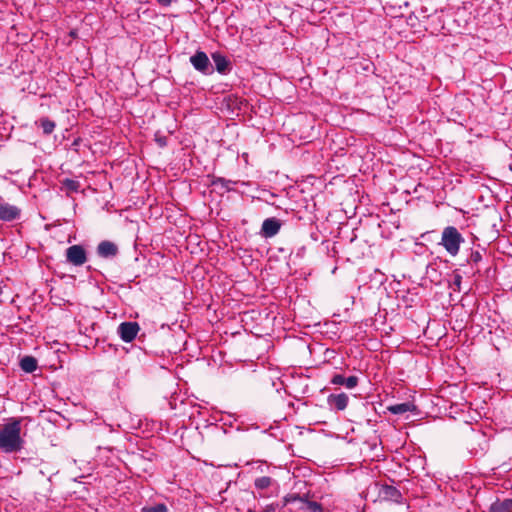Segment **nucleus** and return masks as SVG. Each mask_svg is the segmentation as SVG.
Here are the masks:
<instances>
[{
  "instance_id": "nucleus-1",
  "label": "nucleus",
  "mask_w": 512,
  "mask_h": 512,
  "mask_svg": "<svg viewBox=\"0 0 512 512\" xmlns=\"http://www.w3.org/2000/svg\"><path fill=\"white\" fill-rule=\"evenodd\" d=\"M21 422L14 419L12 422L4 425L0 430V449L6 453L17 452L23 448L24 441L20 436Z\"/></svg>"
},
{
  "instance_id": "nucleus-2",
  "label": "nucleus",
  "mask_w": 512,
  "mask_h": 512,
  "mask_svg": "<svg viewBox=\"0 0 512 512\" xmlns=\"http://www.w3.org/2000/svg\"><path fill=\"white\" fill-rule=\"evenodd\" d=\"M464 241L462 235L453 226L444 228L442 232L441 244L446 251L455 256L459 252L460 244Z\"/></svg>"
},
{
  "instance_id": "nucleus-3",
  "label": "nucleus",
  "mask_w": 512,
  "mask_h": 512,
  "mask_svg": "<svg viewBox=\"0 0 512 512\" xmlns=\"http://www.w3.org/2000/svg\"><path fill=\"white\" fill-rule=\"evenodd\" d=\"M190 62L197 71L205 75H210L214 72V68L208 56L203 51H197L193 56H191Z\"/></svg>"
},
{
  "instance_id": "nucleus-4",
  "label": "nucleus",
  "mask_w": 512,
  "mask_h": 512,
  "mask_svg": "<svg viewBox=\"0 0 512 512\" xmlns=\"http://www.w3.org/2000/svg\"><path fill=\"white\" fill-rule=\"evenodd\" d=\"M66 260L74 266H82L87 261V254L81 245H72L66 250Z\"/></svg>"
},
{
  "instance_id": "nucleus-5",
  "label": "nucleus",
  "mask_w": 512,
  "mask_h": 512,
  "mask_svg": "<svg viewBox=\"0 0 512 512\" xmlns=\"http://www.w3.org/2000/svg\"><path fill=\"white\" fill-rule=\"evenodd\" d=\"M139 329L137 322H123L118 326V334L124 342H131L137 336Z\"/></svg>"
},
{
  "instance_id": "nucleus-6",
  "label": "nucleus",
  "mask_w": 512,
  "mask_h": 512,
  "mask_svg": "<svg viewBox=\"0 0 512 512\" xmlns=\"http://www.w3.org/2000/svg\"><path fill=\"white\" fill-rule=\"evenodd\" d=\"M20 214V208L0 200V220L6 222L14 221L20 217Z\"/></svg>"
},
{
  "instance_id": "nucleus-7",
  "label": "nucleus",
  "mask_w": 512,
  "mask_h": 512,
  "mask_svg": "<svg viewBox=\"0 0 512 512\" xmlns=\"http://www.w3.org/2000/svg\"><path fill=\"white\" fill-rule=\"evenodd\" d=\"M281 228V222L276 218H267L263 221L261 234L265 238L275 236Z\"/></svg>"
},
{
  "instance_id": "nucleus-8",
  "label": "nucleus",
  "mask_w": 512,
  "mask_h": 512,
  "mask_svg": "<svg viewBox=\"0 0 512 512\" xmlns=\"http://www.w3.org/2000/svg\"><path fill=\"white\" fill-rule=\"evenodd\" d=\"M97 253L100 257L110 258L118 254V247L111 241H102L97 246Z\"/></svg>"
},
{
  "instance_id": "nucleus-9",
  "label": "nucleus",
  "mask_w": 512,
  "mask_h": 512,
  "mask_svg": "<svg viewBox=\"0 0 512 512\" xmlns=\"http://www.w3.org/2000/svg\"><path fill=\"white\" fill-rule=\"evenodd\" d=\"M327 402L331 407H334L338 411L346 409L349 397L344 392L339 394H330L327 398Z\"/></svg>"
},
{
  "instance_id": "nucleus-10",
  "label": "nucleus",
  "mask_w": 512,
  "mask_h": 512,
  "mask_svg": "<svg viewBox=\"0 0 512 512\" xmlns=\"http://www.w3.org/2000/svg\"><path fill=\"white\" fill-rule=\"evenodd\" d=\"M380 496L385 500H390L399 503L402 499V495L398 489L394 486L383 485L379 491Z\"/></svg>"
},
{
  "instance_id": "nucleus-11",
  "label": "nucleus",
  "mask_w": 512,
  "mask_h": 512,
  "mask_svg": "<svg viewBox=\"0 0 512 512\" xmlns=\"http://www.w3.org/2000/svg\"><path fill=\"white\" fill-rule=\"evenodd\" d=\"M358 381H359V379L357 376H349L346 378L341 374H335L331 379L332 384L342 385L348 389H352V388L356 387L358 384Z\"/></svg>"
},
{
  "instance_id": "nucleus-12",
  "label": "nucleus",
  "mask_w": 512,
  "mask_h": 512,
  "mask_svg": "<svg viewBox=\"0 0 512 512\" xmlns=\"http://www.w3.org/2000/svg\"><path fill=\"white\" fill-rule=\"evenodd\" d=\"M388 410L395 415L404 414L406 412H412L416 410V406L411 402H404L400 404L391 405Z\"/></svg>"
},
{
  "instance_id": "nucleus-13",
  "label": "nucleus",
  "mask_w": 512,
  "mask_h": 512,
  "mask_svg": "<svg viewBox=\"0 0 512 512\" xmlns=\"http://www.w3.org/2000/svg\"><path fill=\"white\" fill-rule=\"evenodd\" d=\"M37 360L32 356H25L20 360V367L26 373H32L37 369Z\"/></svg>"
},
{
  "instance_id": "nucleus-14",
  "label": "nucleus",
  "mask_w": 512,
  "mask_h": 512,
  "mask_svg": "<svg viewBox=\"0 0 512 512\" xmlns=\"http://www.w3.org/2000/svg\"><path fill=\"white\" fill-rule=\"evenodd\" d=\"M35 124L42 128L43 134L46 136L52 134L56 127L55 122L47 117L40 118L35 122Z\"/></svg>"
},
{
  "instance_id": "nucleus-15",
  "label": "nucleus",
  "mask_w": 512,
  "mask_h": 512,
  "mask_svg": "<svg viewBox=\"0 0 512 512\" xmlns=\"http://www.w3.org/2000/svg\"><path fill=\"white\" fill-rule=\"evenodd\" d=\"M212 59L215 63L216 70L219 73L224 74L229 66V62L227 61V59L220 53H214L212 55Z\"/></svg>"
},
{
  "instance_id": "nucleus-16",
  "label": "nucleus",
  "mask_w": 512,
  "mask_h": 512,
  "mask_svg": "<svg viewBox=\"0 0 512 512\" xmlns=\"http://www.w3.org/2000/svg\"><path fill=\"white\" fill-rule=\"evenodd\" d=\"M492 512H511L512 511V499H505L492 504Z\"/></svg>"
},
{
  "instance_id": "nucleus-17",
  "label": "nucleus",
  "mask_w": 512,
  "mask_h": 512,
  "mask_svg": "<svg viewBox=\"0 0 512 512\" xmlns=\"http://www.w3.org/2000/svg\"><path fill=\"white\" fill-rule=\"evenodd\" d=\"M292 500H300L306 505V509L310 512H323L321 504L315 501H305L300 496H294Z\"/></svg>"
},
{
  "instance_id": "nucleus-18",
  "label": "nucleus",
  "mask_w": 512,
  "mask_h": 512,
  "mask_svg": "<svg viewBox=\"0 0 512 512\" xmlns=\"http://www.w3.org/2000/svg\"><path fill=\"white\" fill-rule=\"evenodd\" d=\"M62 185L67 192H77L80 188L78 181L69 178L64 179Z\"/></svg>"
},
{
  "instance_id": "nucleus-19",
  "label": "nucleus",
  "mask_w": 512,
  "mask_h": 512,
  "mask_svg": "<svg viewBox=\"0 0 512 512\" xmlns=\"http://www.w3.org/2000/svg\"><path fill=\"white\" fill-rule=\"evenodd\" d=\"M272 483V479L268 476L259 477L255 480V487L260 490L267 489Z\"/></svg>"
},
{
  "instance_id": "nucleus-20",
  "label": "nucleus",
  "mask_w": 512,
  "mask_h": 512,
  "mask_svg": "<svg viewBox=\"0 0 512 512\" xmlns=\"http://www.w3.org/2000/svg\"><path fill=\"white\" fill-rule=\"evenodd\" d=\"M143 512H168V508L165 504L159 503L152 507H144Z\"/></svg>"
},
{
  "instance_id": "nucleus-21",
  "label": "nucleus",
  "mask_w": 512,
  "mask_h": 512,
  "mask_svg": "<svg viewBox=\"0 0 512 512\" xmlns=\"http://www.w3.org/2000/svg\"><path fill=\"white\" fill-rule=\"evenodd\" d=\"M462 282V276L460 274H455L453 276L452 285L454 287V290L460 291V286Z\"/></svg>"
},
{
  "instance_id": "nucleus-22",
  "label": "nucleus",
  "mask_w": 512,
  "mask_h": 512,
  "mask_svg": "<svg viewBox=\"0 0 512 512\" xmlns=\"http://www.w3.org/2000/svg\"><path fill=\"white\" fill-rule=\"evenodd\" d=\"M233 183L231 180H226L224 178H217L213 181L214 185H221L222 187H226L227 189H230L229 184Z\"/></svg>"
},
{
  "instance_id": "nucleus-23",
  "label": "nucleus",
  "mask_w": 512,
  "mask_h": 512,
  "mask_svg": "<svg viewBox=\"0 0 512 512\" xmlns=\"http://www.w3.org/2000/svg\"><path fill=\"white\" fill-rule=\"evenodd\" d=\"M482 256L480 254V252L478 251H475V252H472L471 255H470V261L474 262V263H477L481 260Z\"/></svg>"
},
{
  "instance_id": "nucleus-24",
  "label": "nucleus",
  "mask_w": 512,
  "mask_h": 512,
  "mask_svg": "<svg viewBox=\"0 0 512 512\" xmlns=\"http://www.w3.org/2000/svg\"><path fill=\"white\" fill-rule=\"evenodd\" d=\"M277 505L276 504H269L267 505L261 512H275Z\"/></svg>"
},
{
  "instance_id": "nucleus-25",
  "label": "nucleus",
  "mask_w": 512,
  "mask_h": 512,
  "mask_svg": "<svg viewBox=\"0 0 512 512\" xmlns=\"http://www.w3.org/2000/svg\"><path fill=\"white\" fill-rule=\"evenodd\" d=\"M159 4L163 6H169L171 4V0H157Z\"/></svg>"
},
{
  "instance_id": "nucleus-26",
  "label": "nucleus",
  "mask_w": 512,
  "mask_h": 512,
  "mask_svg": "<svg viewBox=\"0 0 512 512\" xmlns=\"http://www.w3.org/2000/svg\"><path fill=\"white\" fill-rule=\"evenodd\" d=\"M285 501H286V503H288V502H290V501H291V499H289V498H285Z\"/></svg>"
},
{
  "instance_id": "nucleus-27",
  "label": "nucleus",
  "mask_w": 512,
  "mask_h": 512,
  "mask_svg": "<svg viewBox=\"0 0 512 512\" xmlns=\"http://www.w3.org/2000/svg\"><path fill=\"white\" fill-rule=\"evenodd\" d=\"M248 512H255V511H253V510L249 509V510H248Z\"/></svg>"
}]
</instances>
